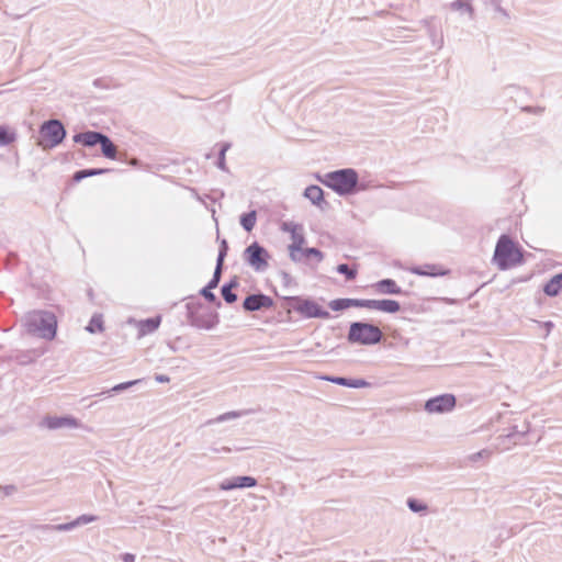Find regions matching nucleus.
<instances>
[{
	"label": "nucleus",
	"instance_id": "1",
	"mask_svg": "<svg viewBox=\"0 0 562 562\" xmlns=\"http://www.w3.org/2000/svg\"><path fill=\"white\" fill-rule=\"evenodd\" d=\"M321 181L341 196L350 195L364 189L363 187L358 186L359 176L352 168H345L328 172L321 179Z\"/></svg>",
	"mask_w": 562,
	"mask_h": 562
},
{
	"label": "nucleus",
	"instance_id": "2",
	"mask_svg": "<svg viewBox=\"0 0 562 562\" xmlns=\"http://www.w3.org/2000/svg\"><path fill=\"white\" fill-rule=\"evenodd\" d=\"M26 331L46 340H53L56 336L57 321L53 313L46 311H33L23 317Z\"/></svg>",
	"mask_w": 562,
	"mask_h": 562
},
{
	"label": "nucleus",
	"instance_id": "3",
	"mask_svg": "<svg viewBox=\"0 0 562 562\" xmlns=\"http://www.w3.org/2000/svg\"><path fill=\"white\" fill-rule=\"evenodd\" d=\"M493 262L499 270H507L522 262L520 247L507 235H502L496 244Z\"/></svg>",
	"mask_w": 562,
	"mask_h": 562
},
{
	"label": "nucleus",
	"instance_id": "4",
	"mask_svg": "<svg viewBox=\"0 0 562 562\" xmlns=\"http://www.w3.org/2000/svg\"><path fill=\"white\" fill-rule=\"evenodd\" d=\"M382 338L381 329L369 323H352L348 331V341L351 344L371 346L380 342Z\"/></svg>",
	"mask_w": 562,
	"mask_h": 562
},
{
	"label": "nucleus",
	"instance_id": "5",
	"mask_svg": "<svg viewBox=\"0 0 562 562\" xmlns=\"http://www.w3.org/2000/svg\"><path fill=\"white\" fill-rule=\"evenodd\" d=\"M40 134L38 145L43 148H53L61 143L66 132L59 121L50 120L41 126Z\"/></svg>",
	"mask_w": 562,
	"mask_h": 562
},
{
	"label": "nucleus",
	"instance_id": "6",
	"mask_svg": "<svg viewBox=\"0 0 562 562\" xmlns=\"http://www.w3.org/2000/svg\"><path fill=\"white\" fill-rule=\"evenodd\" d=\"M246 262L256 271L262 272L268 268L269 252L257 243L249 245L244 252Z\"/></svg>",
	"mask_w": 562,
	"mask_h": 562
},
{
	"label": "nucleus",
	"instance_id": "7",
	"mask_svg": "<svg viewBox=\"0 0 562 562\" xmlns=\"http://www.w3.org/2000/svg\"><path fill=\"white\" fill-rule=\"evenodd\" d=\"M40 426L48 430L57 429H78L81 428V422L72 415H47L45 416Z\"/></svg>",
	"mask_w": 562,
	"mask_h": 562
},
{
	"label": "nucleus",
	"instance_id": "8",
	"mask_svg": "<svg viewBox=\"0 0 562 562\" xmlns=\"http://www.w3.org/2000/svg\"><path fill=\"white\" fill-rule=\"evenodd\" d=\"M294 310L307 318H329V313L316 301L310 299L294 297Z\"/></svg>",
	"mask_w": 562,
	"mask_h": 562
},
{
	"label": "nucleus",
	"instance_id": "9",
	"mask_svg": "<svg viewBox=\"0 0 562 562\" xmlns=\"http://www.w3.org/2000/svg\"><path fill=\"white\" fill-rule=\"evenodd\" d=\"M456 406V397L452 394H442L429 398L425 403V411L429 414H443L451 412Z\"/></svg>",
	"mask_w": 562,
	"mask_h": 562
},
{
	"label": "nucleus",
	"instance_id": "10",
	"mask_svg": "<svg viewBox=\"0 0 562 562\" xmlns=\"http://www.w3.org/2000/svg\"><path fill=\"white\" fill-rule=\"evenodd\" d=\"M360 307L375 310L384 313L394 314L401 310V305L395 300H363L360 299Z\"/></svg>",
	"mask_w": 562,
	"mask_h": 562
},
{
	"label": "nucleus",
	"instance_id": "11",
	"mask_svg": "<svg viewBox=\"0 0 562 562\" xmlns=\"http://www.w3.org/2000/svg\"><path fill=\"white\" fill-rule=\"evenodd\" d=\"M257 485V480L252 476H234L223 480L218 487L221 491L227 492L236 488H249Z\"/></svg>",
	"mask_w": 562,
	"mask_h": 562
},
{
	"label": "nucleus",
	"instance_id": "12",
	"mask_svg": "<svg viewBox=\"0 0 562 562\" xmlns=\"http://www.w3.org/2000/svg\"><path fill=\"white\" fill-rule=\"evenodd\" d=\"M281 229L291 235V244L288 247H297L305 244L304 228L294 222H283Z\"/></svg>",
	"mask_w": 562,
	"mask_h": 562
},
{
	"label": "nucleus",
	"instance_id": "13",
	"mask_svg": "<svg viewBox=\"0 0 562 562\" xmlns=\"http://www.w3.org/2000/svg\"><path fill=\"white\" fill-rule=\"evenodd\" d=\"M130 324H133L138 329V338H142L148 334H151L158 329L161 323V316H156L147 319H130Z\"/></svg>",
	"mask_w": 562,
	"mask_h": 562
},
{
	"label": "nucleus",
	"instance_id": "14",
	"mask_svg": "<svg viewBox=\"0 0 562 562\" xmlns=\"http://www.w3.org/2000/svg\"><path fill=\"white\" fill-rule=\"evenodd\" d=\"M408 271L413 274L423 277H442L448 274V269L441 265L426 263L423 266L408 268Z\"/></svg>",
	"mask_w": 562,
	"mask_h": 562
},
{
	"label": "nucleus",
	"instance_id": "15",
	"mask_svg": "<svg viewBox=\"0 0 562 562\" xmlns=\"http://www.w3.org/2000/svg\"><path fill=\"white\" fill-rule=\"evenodd\" d=\"M272 300L263 294L249 295L244 301V307L247 311H258L263 307H270Z\"/></svg>",
	"mask_w": 562,
	"mask_h": 562
},
{
	"label": "nucleus",
	"instance_id": "16",
	"mask_svg": "<svg viewBox=\"0 0 562 562\" xmlns=\"http://www.w3.org/2000/svg\"><path fill=\"white\" fill-rule=\"evenodd\" d=\"M218 324V316L214 313H206L196 316L192 321V325L200 328V329H213Z\"/></svg>",
	"mask_w": 562,
	"mask_h": 562
},
{
	"label": "nucleus",
	"instance_id": "17",
	"mask_svg": "<svg viewBox=\"0 0 562 562\" xmlns=\"http://www.w3.org/2000/svg\"><path fill=\"white\" fill-rule=\"evenodd\" d=\"M448 7L451 11L468 15L470 19L474 15V9L470 0H454Z\"/></svg>",
	"mask_w": 562,
	"mask_h": 562
},
{
	"label": "nucleus",
	"instance_id": "18",
	"mask_svg": "<svg viewBox=\"0 0 562 562\" xmlns=\"http://www.w3.org/2000/svg\"><path fill=\"white\" fill-rule=\"evenodd\" d=\"M103 134L98 132H86L74 136L76 143H81L85 146L91 147L100 143Z\"/></svg>",
	"mask_w": 562,
	"mask_h": 562
},
{
	"label": "nucleus",
	"instance_id": "19",
	"mask_svg": "<svg viewBox=\"0 0 562 562\" xmlns=\"http://www.w3.org/2000/svg\"><path fill=\"white\" fill-rule=\"evenodd\" d=\"M373 286L379 293L383 294H400L402 292L401 288L391 279L381 280Z\"/></svg>",
	"mask_w": 562,
	"mask_h": 562
},
{
	"label": "nucleus",
	"instance_id": "20",
	"mask_svg": "<svg viewBox=\"0 0 562 562\" xmlns=\"http://www.w3.org/2000/svg\"><path fill=\"white\" fill-rule=\"evenodd\" d=\"M226 249H227V244H226L225 240H223L222 241V249H221V251L218 254L217 265H216V269L214 271V276H213L212 280L210 281V283L207 284L209 289L216 288L218 282H220L221 269H222V263H223V260H224V256L226 255Z\"/></svg>",
	"mask_w": 562,
	"mask_h": 562
},
{
	"label": "nucleus",
	"instance_id": "21",
	"mask_svg": "<svg viewBox=\"0 0 562 562\" xmlns=\"http://www.w3.org/2000/svg\"><path fill=\"white\" fill-rule=\"evenodd\" d=\"M333 311H342L349 307H360V299H336L329 302Z\"/></svg>",
	"mask_w": 562,
	"mask_h": 562
},
{
	"label": "nucleus",
	"instance_id": "22",
	"mask_svg": "<svg viewBox=\"0 0 562 562\" xmlns=\"http://www.w3.org/2000/svg\"><path fill=\"white\" fill-rule=\"evenodd\" d=\"M304 196L317 206L324 202V192L318 186H308L304 190Z\"/></svg>",
	"mask_w": 562,
	"mask_h": 562
},
{
	"label": "nucleus",
	"instance_id": "23",
	"mask_svg": "<svg viewBox=\"0 0 562 562\" xmlns=\"http://www.w3.org/2000/svg\"><path fill=\"white\" fill-rule=\"evenodd\" d=\"M549 296H555L562 291V273L554 276L543 288Z\"/></svg>",
	"mask_w": 562,
	"mask_h": 562
},
{
	"label": "nucleus",
	"instance_id": "24",
	"mask_svg": "<svg viewBox=\"0 0 562 562\" xmlns=\"http://www.w3.org/2000/svg\"><path fill=\"white\" fill-rule=\"evenodd\" d=\"M493 453H494V450L485 448V449H482V450H480L477 452L469 454L467 457V461L470 464H476V463H479L481 461L486 462V461H488L492 458Z\"/></svg>",
	"mask_w": 562,
	"mask_h": 562
},
{
	"label": "nucleus",
	"instance_id": "25",
	"mask_svg": "<svg viewBox=\"0 0 562 562\" xmlns=\"http://www.w3.org/2000/svg\"><path fill=\"white\" fill-rule=\"evenodd\" d=\"M102 154L110 159H115L116 157V147L115 145L110 140V138L105 135L102 136L100 143Z\"/></svg>",
	"mask_w": 562,
	"mask_h": 562
},
{
	"label": "nucleus",
	"instance_id": "26",
	"mask_svg": "<svg viewBox=\"0 0 562 562\" xmlns=\"http://www.w3.org/2000/svg\"><path fill=\"white\" fill-rule=\"evenodd\" d=\"M16 134L13 128L0 125V146H5L15 140Z\"/></svg>",
	"mask_w": 562,
	"mask_h": 562
},
{
	"label": "nucleus",
	"instance_id": "27",
	"mask_svg": "<svg viewBox=\"0 0 562 562\" xmlns=\"http://www.w3.org/2000/svg\"><path fill=\"white\" fill-rule=\"evenodd\" d=\"M257 223V213L256 211H251L249 213L243 214L240 216V225L245 231L251 232Z\"/></svg>",
	"mask_w": 562,
	"mask_h": 562
},
{
	"label": "nucleus",
	"instance_id": "28",
	"mask_svg": "<svg viewBox=\"0 0 562 562\" xmlns=\"http://www.w3.org/2000/svg\"><path fill=\"white\" fill-rule=\"evenodd\" d=\"M87 330L90 333H97L103 330V321L102 315L95 314L92 316V318L89 322V325L87 326Z\"/></svg>",
	"mask_w": 562,
	"mask_h": 562
},
{
	"label": "nucleus",
	"instance_id": "29",
	"mask_svg": "<svg viewBox=\"0 0 562 562\" xmlns=\"http://www.w3.org/2000/svg\"><path fill=\"white\" fill-rule=\"evenodd\" d=\"M289 256L292 261L300 262L303 260L305 256L303 245H300L297 247H288Z\"/></svg>",
	"mask_w": 562,
	"mask_h": 562
},
{
	"label": "nucleus",
	"instance_id": "30",
	"mask_svg": "<svg viewBox=\"0 0 562 562\" xmlns=\"http://www.w3.org/2000/svg\"><path fill=\"white\" fill-rule=\"evenodd\" d=\"M99 519L98 516L91 514H82L75 519L76 527L94 522Z\"/></svg>",
	"mask_w": 562,
	"mask_h": 562
},
{
	"label": "nucleus",
	"instance_id": "31",
	"mask_svg": "<svg viewBox=\"0 0 562 562\" xmlns=\"http://www.w3.org/2000/svg\"><path fill=\"white\" fill-rule=\"evenodd\" d=\"M240 416H241L240 412L233 411V412H227L222 415H218L213 422L214 423H224V422H227L231 419L239 418Z\"/></svg>",
	"mask_w": 562,
	"mask_h": 562
},
{
	"label": "nucleus",
	"instance_id": "32",
	"mask_svg": "<svg viewBox=\"0 0 562 562\" xmlns=\"http://www.w3.org/2000/svg\"><path fill=\"white\" fill-rule=\"evenodd\" d=\"M46 528L50 529V530H55V531H70L77 527H76L75 519H74L72 521H69V522L54 525V526H47Z\"/></svg>",
	"mask_w": 562,
	"mask_h": 562
},
{
	"label": "nucleus",
	"instance_id": "33",
	"mask_svg": "<svg viewBox=\"0 0 562 562\" xmlns=\"http://www.w3.org/2000/svg\"><path fill=\"white\" fill-rule=\"evenodd\" d=\"M233 284L224 285L222 288V295L227 303H234L237 300L236 294L232 292Z\"/></svg>",
	"mask_w": 562,
	"mask_h": 562
},
{
	"label": "nucleus",
	"instance_id": "34",
	"mask_svg": "<svg viewBox=\"0 0 562 562\" xmlns=\"http://www.w3.org/2000/svg\"><path fill=\"white\" fill-rule=\"evenodd\" d=\"M407 506L409 507V509L414 513H422V512H425L427 509V506L420 502H418L417 499H414V498H409L407 501Z\"/></svg>",
	"mask_w": 562,
	"mask_h": 562
},
{
	"label": "nucleus",
	"instance_id": "35",
	"mask_svg": "<svg viewBox=\"0 0 562 562\" xmlns=\"http://www.w3.org/2000/svg\"><path fill=\"white\" fill-rule=\"evenodd\" d=\"M140 381L142 380H133V381H127V382H123V383L116 384L109 392L117 393V392L125 391L128 387H131L133 385H136Z\"/></svg>",
	"mask_w": 562,
	"mask_h": 562
},
{
	"label": "nucleus",
	"instance_id": "36",
	"mask_svg": "<svg viewBox=\"0 0 562 562\" xmlns=\"http://www.w3.org/2000/svg\"><path fill=\"white\" fill-rule=\"evenodd\" d=\"M337 271L341 274H345L348 280H353L357 276V271L350 269L347 265L341 263L337 266Z\"/></svg>",
	"mask_w": 562,
	"mask_h": 562
},
{
	"label": "nucleus",
	"instance_id": "37",
	"mask_svg": "<svg viewBox=\"0 0 562 562\" xmlns=\"http://www.w3.org/2000/svg\"><path fill=\"white\" fill-rule=\"evenodd\" d=\"M229 144H223L222 145V148L220 150V156H218V161H217V167L222 170H226V165H225V154L226 151L229 149Z\"/></svg>",
	"mask_w": 562,
	"mask_h": 562
},
{
	"label": "nucleus",
	"instance_id": "38",
	"mask_svg": "<svg viewBox=\"0 0 562 562\" xmlns=\"http://www.w3.org/2000/svg\"><path fill=\"white\" fill-rule=\"evenodd\" d=\"M322 379L326 380V381H329L331 383L338 384V385H342V386L349 387V379H347V378H341V376H323Z\"/></svg>",
	"mask_w": 562,
	"mask_h": 562
},
{
	"label": "nucleus",
	"instance_id": "39",
	"mask_svg": "<svg viewBox=\"0 0 562 562\" xmlns=\"http://www.w3.org/2000/svg\"><path fill=\"white\" fill-rule=\"evenodd\" d=\"M370 383L363 379H349V387L352 389H364L369 387Z\"/></svg>",
	"mask_w": 562,
	"mask_h": 562
},
{
	"label": "nucleus",
	"instance_id": "40",
	"mask_svg": "<svg viewBox=\"0 0 562 562\" xmlns=\"http://www.w3.org/2000/svg\"><path fill=\"white\" fill-rule=\"evenodd\" d=\"M304 254H305L306 257H310V256L315 257L318 262L322 261L323 258H324L322 251H319L316 248H305L304 249Z\"/></svg>",
	"mask_w": 562,
	"mask_h": 562
},
{
	"label": "nucleus",
	"instance_id": "41",
	"mask_svg": "<svg viewBox=\"0 0 562 562\" xmlns=\"http://www.w3.org/2000/svg\"><path fill=\"white\" fill-rule=\"evenodd\" d=\"M537 325L544 331V337H548L552 330V328L554 327L553 323L548 321V322H536Z\"/></svg>",
	"mask_w": 562,
	"mask_h": 562
},
{
	"label": "nucleus",
	"instance_id": "42",
	"mask_svg": "<svg viewBox=\"0 0 562 562\" xmlns=\"http://www.w3.org/2000/svg\"><path fill=\"white\" fill-rule=\"evenodd\" d=\"M212 289H209L207 286L203 288L201 290V294L209 301L211 302H214L215 301V295L214 293L211 291Z\"/></svg>",
	"mask_w": 562,
	"mask_h": 562
},
{
	"label": "nucleus",
	"instance_id": "43",
	"mask_svg": "<svg viewBox=\"0 0 562 562\" xmlns=\"http://www.w3.org/2000/svg\"><path fill=\"white\" fill-rule=\"evenodd\" d=\"M87 171V177L95 176V175H102L108 171V169H89Z\"/></svg>",
	"mask_w": 562,
	"mask_h": 562
},
{
	"label": "nucleus",
	"instance_id": "44",
	"mask_svg": "<svg viewBox=\"0 0 562 562\" xmlns=\"http://www.w3.org/2000/svg\"><path fill=\"white\" fill-rule=\"evenodd\" d=\"M155 380L159 383H167L170 381L169 376L165 375V374H156L155 375Z\"/></svg>",
	"mask_w": 562,
	"mask_h": 562
},
{
	"label": "nucleus",
	"instance_id": "45",
	"mask_svg": "<svg viewBox=\"0 0 562 562\" xmlns=\"http://www.w3.org/2000/svg\"><path fill=\"white\" fill-rule=\"evenodd\" d=\"M123 562H135V557L131 553H125L122 557Z\"/></svg>",
	"mask_w": 562,
	"mask_h": 562
},
{
	"label": "nucleus",
	"instance_id": "46",
	"mask_svg": "<svg viewBox=\"0 0 562 562\" xmlns=\"http://www.w3.org/2000/svg\"><path fill=\"white\" fill-rule=\"evenodd\" d=\"M87 177V171L86 170H81V171H78L76 175H75V180L79 181L83 178Z\"/></svg>",
	"mask_w": 562,
	"mask_h": 562
},
{
	"label": "nucleus",
	"instance_id": "47",
	"mask_svg": "<svg viewBox=\"0 0 562 562\" xmlns=\"http://www.w3.org/2000/svg\"><path fill=\"white\" fill-rule=\"evenodd\" d=\"M214 451H215V452L229 453L232 450H231V448H228V447H223V448H221V449H215Z\"/></svg>",
	"mask_w": 562,
	"mask_h": 562
},
{
	"label": "nucleus",
	"instance_id": "48",
	"mask_svg": "<svg viewBox=\"0 0 562 562\" xmlns=\"http://www.w3.org/2000/svg\"><path fill=\"white\" fill-rule=\"evenodd\" d=\"M516 436H517V434H516V432H512V434L507 435V436H506V438H514V437H516ZM504 439H505V437H498V440H502V441H503Z\"/></svg>",
	"mask_w": 562,
	"mask_h": 562
}]
</instances>
